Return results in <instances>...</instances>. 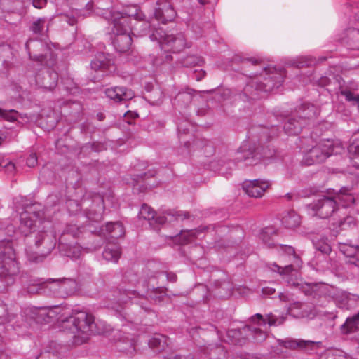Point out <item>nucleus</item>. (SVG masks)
I'll use <instances>...</instances> for the list:
<instances>
[{
    "label": "nucleus",
    "mask_w": 359,
    "mask_h": 359,
    "mask_svg": "<svg viewBox=\"0 0 359 359\" xmlns=\"http://www.w3.org/2000/svg\"><path fill=\"white\" fill-rule=\"evenodd\" d=\"M61 328L65 333L72 334V344L76 346L86 343L97 332L95 317L85 311H78L62 320Z\"/></svg>",
    "instance_id": "1"
},
{
    "label": "nucleus",
    "mask_w": 359,
    "mask_h": 359,
    "mask_svg": "<svg viewBox=\"0 0 359 359\" xmlns=\"http://www.w3.org/2000/svg\"><path fill=\"white\" fill-rule=\"evenodd\" d=\"M19 273V266L15 261V252L11 241H0V292L6 290L14 284L15 276Z\"/></svg>",
    "instance_id": "2"
},
{
    "label": "nucleus",
    "mask_w": 359,
    "mask_h": 359,
    "mask_svg": "<svg viewBox=\"0 0 359 359\" xmlns=\"http://www.w3.org/2000/svg\"><path fill=\"white\" fill-rule=\"evenodd\" d=\"M113 45L117 52L126 53L130 49L133 39L128 18H115L113 21Z\"/></svg>",
    "instance_id": "3"
},
{
    "label": "nucleus",
    "mask_w": 359,
    "mask_h": 359,
    "mask_svg": "<svg viewBox=\"0 0 359 359\" xmlns=\"http://www.w3.org/2000/svg\"><path fill=\"white\" fill-rule=\"evenodd\" d=\"M25 48L29 58L40 64L51 67L55 62V58L47 46L40 41L29 39Z\"/></svg>",
    "instance_id": "4"
},
{
    "label": "nucleus",
    "mask_w": 359,
    "mask_h": 359,
    "mask_svg": "<svg viewBox=\"0 0 359 359\" xmlns=\"http://www.w3.org/2000/svg\"><path fill=\"white\" fill-rule=\"evenodd\" d=\"M330 156V141H321L306 149L302 161L304 164L311 165L324 162Z\"/></svg>",
    "instance_id": "5"
},
{
    "label": "nucleus",
    "mask_w": 359,
    "mask_h": 359,
    "mask_svg": "<svg viewBox=\"0 0 359 359\" xmlns=\"http://www.w3.org/2000/svg\"><path fill=\"white\" fill-rule=\"evenodd\" d=\"M310 206L316 215L322 219L330 217L336 218L337 214L340 210L339 208L336 205L334 198L328 196H323L311 203Z\"/></svg>",
    "instance_id": "6"
},
{
    "label": "nucleus",
    "mask_w": 359,
    "mask_h": 359,
    "mask_svg": "<svg viewBox=\"0 0 359 359\" xmlns=\"http://www.w3.org/2000/svg\"><path fill=\"white\" fill-rule=\"evenodd\" d=\"M280 248L283 252L288 255L290 258L291 264L280 266L276 263L271 264V269L275 272H278L280 275H288L295 270L296 267L300 266V259L296 255L294 249L290 245H280Z\"/></svg>",
    "instance_id": "7"
},
{
    "label": "nucleus",
    "mask_w": 359,
    "mask_h": 359,
    "mask_svg": "<svg viewBox=\"0 0 359 359\" xmlns=\"http://www.w3.org/2000/svg\"><path fill=\"white\" fill-rule=\"evenodd\" d=\"M90 66L92 69L103 72L111 73L116 69L113 57L104 53H97L91 61Z\"/></svg>",
    "instance_id": "8"
},
{
    "label": "nucleus",
    "mask_w": 359,
    "mask_h": 359,
    "mask_svg": "<svg viewBox=\"0 0 359 359\" xmlns=\"http://www.w3.org/2000/svg\"><path fill=\"white\" fill-rule=\"evenodd\" d=\"M269 186V182L260 180H245L242 185L245 192L249 196L255 198L262 197Z\"/></svg>",
    "instance_id": "9"
},
{
    "label": "nucleus",
    "mask_w": 359,
    "mask_h": 359,
    "mask_svg": "<svg viewBox=\"0 0 359 359\" xmlns=\"http://www.w3.org/2000/svg\"><path fill=\"white\" fill-rule=\"evenodd\" d=\"M35 245L36 248H41L40 252L43 257L54 249L55 238L51 233L39 231L36 236Z\"/></svg>",
    "instance_id": "10"
},
{
    "label": "nucleus",
    "mask_w": 359,
    "mask_h": 359,
    "mask_svg": "<svg viewBox=\"0 0 359 359\" xmlns=\"http://www.w3.org/2000/svg\"><path fill=\"white\" fill-rule=\"evenodd\" d=\"M41 216L39 212H29L27 210L20 214V230L25 236H28L34 228L36 219Z\"/></svg>",
    "instance_id": "11"
},
{
    "label": "nucleus",
    "mask_w": 359,
    "mask_h": 359,
    "mask_svg": "<svg viewBox=\"0 0 359 359\" xmlns=\"http://www.w3.org/2000/svg\"><path fill=\"white\" fill-rule=\"evenodd\" d=\"M160 43L162 49L174 53L180 52L186 47L185 39L181 34L177 36L166 35L163 41H160Z\"/></svg>",
    "instance_id": "12"
},
{
    "label": "nucleus",
    "mask_w": 359,
    "mask_h": 359,
    "mask_svg": "<svg viewBox=\"0 0 359 359\" xmlns=\"http://www.w3.org/2000/svg\"><path fill=\"white\" fill-rule=\"evenodd\" d=\"M277 74H273L272 76H269V78L264 79L265 82L263 83L259 80L251 81L249 83L246 85L244 88V92L245 94H252L253 89L256 90L268 92L272 90L274 88H278V86H276L273 81L277 78Z\"/></svg>",
    "instance_id": "13"
},
{
    "label": "nucleus",
    "mask_w": 359,
    "mask_h": 359,
    "mask_svg": "<svg viewBox=\"0 0 359 359\" xmlns=\"http://www.w3.org/2000/svg\"><path fill=\"white\" fill-rule=\"evenodd\" d=\"M57 79V72L51 69H46L36 75V83L40 88L52 90L56 86Z\"/></svg>",
    "instance_id": "14"
},
{
    "label": "nucleus",
    "mask_w": 359,
    "mask_h": 359,
    "mask_svg": "<svg viewBox=\"0 0 359 359\" xmlns=\"http://www.w3.org/2000/svg\"><path fill=\"white\" fill-rule=\"evenodd\" d=\"M165 1V4L163 7L156 8L154 13L155 18L164 24L172 21L176 16V12L173 8L175 3L172 0Z\"/></svg>",
    "instance_id": "15"
},
{
    "label": "nucleus",
    "mask_w": 359,
    "mask_h": 359,
    "mask_svg": "<svg viewBox=\"0 0 359 359\" xmlns=\"http://www.w3.org/2000/svg\"><path fill=\"white\" fill-rule=\"evenodd\" d=\"M107 97L116 102L130 100L134 97V93L130 89L124 87H113L105 90Z\"/></svg>",
    "instance_id": "16"
},
{
    "label": "nucleus",
    "mask_w": 359,
    "mask_h": 359,
    "mask_svg": "<svg viewBox=\"0 0 359 359\" xmlns=\"http://www.w3.org/2000/svg\"><path fill=\"white\" fill-rule=\"evenodd\" d=\"M278 345L283 346L286 348L294 350L297 348L306 349L309 348L311 350L316 346V343L313 341H306L302 339H278Z\"/></svg>",
    "instance_id": "17"
},
{
    "label": "nucleus",
    "mask_w": 359,
    "mask_h": 359,
    "mask_svg": "<svg viewBox=\"0 0 359 359\" xmlns=\"http://www.w3.org/2000/svg\"><path fill=\"white\" fill-rule=\"evenodd\" d=\"M139 217L149 221L151 225L163 224L167 222V217L165 216H156L153 209L146 204L142 205L139 212Z\"/></svg>",
    "instance_id": "18"
},
{
    "label": "nucleus",
    "mask_w": 359,
    "mask_h": 359,
    "mask_svg": "<svg viewBox=\"0 0 359 359\" xmlns=\"http://www.w3.org/2000/svg\"><path fill=\"white\" fill-rule=\"evenodd\" d=\"M238 161H244L246 165H256L259 162L260 158L257 154L251 149L246 151L244 147H241L238 151V156L236 158Z\"/></svg>",
    "instance_id": "19"
},
{
    "label": "nucleus",
    "mask_w": 359,
    "mask_h": 359,
    "mask_svg": "<svg viewBox=\"0 0 359 359\" xmlns=\"http://www.w3.org/2000/svg\"><path fill=\"white\" fill-rule=\"evenodd\" d=\"M59 297H65L74 294L77 289L76 282L71 278H60Z\"/></svg>",
    "instance_id": "20"
},
{
    "label": "nucleus",
    "mask_w": 359,
    "mask_h": 359,
    "mask_svg": "<svg viewBox=\"0 0 359 359\" xmlns=\"http://www.w3.org/2000/svg\"><path fill=\"white\" fill-rule=\"evenodd\" d=\"M319 112V109L316 106L310 104H303L297 110L298 116L301 121L315 118Z\"/></svg>",
    "instance_id": "21"
},
{
    "label": "nucleus",
    "mask_w": 359,
    "mask_h": 359,
    "mask_svg": "<svg viewBox=\"0 0 359 359\" xmlns=\"http://www.w3.org/2000/svg\"><path fill=\"white\" fill-rule=\"evenodd\" d=\"M103 258L107 262H117L121 257V248L116 244H109L102 252Z\"/></svg>",
    "instance_id": "22"
},
{
    "label": "nucleus",
    "mask_w": 359,
    "mask_h": 359,
    "mask_svg": "<svg viewBox=\"0 0 359 359\" xmlns=\"http://www.w3.org/2000/svg\"><path fill=\"white\" fill-rule=\"evenodd\" d=\"M104 230L112 238H119L125 234L124 227L119 222L107 223Z\"/></svg>",
    "instance_id": "23"
},
{
    "label": "nucleus",
    "mask_w": 359,
    "mask_h": 359,
    "mask_svg": "<svg viewBox=\"0 0 359 359\" xmlns=\"http://www.w3.org/2000/svg\"><path fill=\"white\" fill-rule=\"evenodd\" d=\"M44 280L41 279L29 280L24 290L29 294H41L45 292Z\"/></svg>",
    "instance_id": "24"
},
{
    "label": "nucleus",
    "mask_w": 359,
    "mask_h": 359,
    "mask_svg": "<svg viewBox=\"0 0 359 359\" xmlns=\"http://www.w3.org/2000/svg\"><path fill=\"white\" fill-rule=\"evenodd\" d=\"M121 18H127V17H133L134 19L141 21L144 20V14L142 13V11L140 9L139 6L137 5H131L126 6L122 12L121 13Z\"/></svg>",
    "instance_id": "25"
},
{
    "label": "nucleus",
    "mask_w": 359,
    "mask_h": 359,
    "mask_svg": "<svg viewBox=\"0 0 359 359\" xmlns=\"http://www.w3.org/2000/svg\"><path fill=\"white\" fill-rule=\"evenodd\" d=\"M359 330V313L351 318H348L346 322L341 326L343 334H347Z\"/></svg>",
    "instance_id": "26"
},
{
    "label": "nucleus",
    "mask_w": 359,
    "mask_h": 359,
    "mask_svg": "<svg viewBox=\"0 0 359 359\" xmlns=\"http://www.w3.org/2000/svg\"><path fill=\"white\" fill-rule=\"evenodd\" d=\"M194 90L187 88L180 91L175 97V102L181 107H187L192 101Z\"/></svg>",
    "instance_id": "27"
},
{
    "label": "nucleus",
    "mask_w": 359,
    "mask_h": 359,
    "mask_svg": "<svg viewBox=\"0 0 359 359\" xmlns=\"http://www.w3.org/2000/svg\"><path fill=\"white\" fill-rule=\"evenodd\" d=\"M103 210V201L101 198H98L97 206L93 205L87 211V217L91 221L99 222L102 218Z\"/></svg>",
    "instance_id": "28"
},
{
    "label": "nucleus",
    "mask_w": 359,
    "mask_h": 359,
    "mask_svg": "<svg viewBox=\"0 0 359 359\" xmlns=\"http://www.w3.org/2000/svg\"><path fill=\"white\" fill-rule=\"evenodd\" d=\"M276 235L277 232L273 227H266L262 231L260 239L266 247L273 248L275 246L273 237Z\"/></svg>",
    "instance_id": "29"
},
{
    "label": "nucleus",
    "mask_w": 359,
    "mask_h": 359,
    "mask_svg": "<svg viewBox=\"0 0 359 359\" xmlns=\"http://www.w3.org/2000/svg\"><path fill=\"white\" fill-rule=\"evenodd\" d=\"M302 123L294 118H289L284 125V130L290 135H297L302 128Z\"/></svg>",
    "instance_id": "30"
},
{
    "label": "nucleus",
    "mask_w": 359,
    "mask_h": 359,
    "mask_svg": "<svg viewBox=\"0 0 359 359\" xmlns=\"http://www.w3.org/2000/svg\"><path fill=\"white\" fill-rule=\"evenodd\" d=\"M282 223L288 229L297 227L300 224V216L294 211L289 212L283 217Z\"/></svg>",
    "instance_id": "31"
},
{
    "label": "nucleus",
    "mask_w": 359,
    "mask_h": 359,
    "mask_svg": "<svg viewBox=\"0 0 359 359\" xmlns=\"http://www.w3.org/2000/svg\"><path fill=\"white\" fill-rule=\"evenodd\" d=\"M198 229L195 230H182L180 235L175 236V241L180 245H186L191 242L196 237V233L199 232Z\"/></svg>",
    "instance_id": "32"
},
{
    "label": "nucleus",
    "mask_w": 359,
    "mask_h": 359,
    "mask_svg": "<svg viewBox=\"0 0 359 359\" xmlns=\"http://www.w3.org/2000/svg\"><path fill=\"white\" fill-rule=\"evenodd\" d=\"M149 346L160 351L168 346L167 337L162 334H156L149 340Z\"/></svg>",
    "instance_id": "33"
},
{
    "label": "nucleus",
    "mask_w": 359,
    "mask_h": 359,
    "mask_svg": "<svg viewBox=\"0 0 359 359\" xmlns=\"http://www.w3.org/2000/svg\"><path fill=\"white\" fill-rule=\"evenodd\" d=\"M295 287L298 288L305 295L311 296L316 293L318 290V285L317 283H295L292 284Z\"/></svg>",
    "instance_id": "34"
},
{
    "label": "nucleus",
    "mask_w": 359,
    "mask_h": 359,
    "mask_svg": "<svg viewBox=\"0 0 359 359\" xmlns=\"http://www.w3.org/2000/svg\"><path fill=\"white\" fill-rule=\"evenodd\" d=\"M166 215L168 217L167 221L172 222L174 221H184V219H189L191 215L186 211H178L174 210H169L166 211Z\"/></svg>",
    "instance_id": "35"
},
{
    "label": "nucleus",
    "mask_w": 359,
    "mask_h": 359,
    "mask_svg": "<svg viewBox=\"0 0 359 359\" xmlns=\"http://www.w3.org/2000/svg\"><path fill=\"white\" fill-rule=\"evenodd\" d=\"M332 198H334L336 205L338 208L339 205L343 207L347 206L354 201V198L353 196L351 194L342 193L341 191L339 194H337Z\"/></svg>",
    "instance_id": "36"
},
{
    "label": "nucleus",
    "mask_w": 359,
    "mask_h": 359,
    "mask_svg": "<svg viewBox=\"0 0 359 359\" xmlns=\"http://www.w3.org/2000/svg\"><path fill=\"white\" fill-rule=\"evenodd\" d=\"M332 225L334 226H339L342 229H345L346 227H350L352 225H355V219L354 217L351 216H347L346 217H344V219H337V218H332Z\"/></svg>",
    "instance_id": "37"
},
{
    "label": "nucleus",
    "mask_w": 359,
    "mask_h": 359,
    "mask_svg": "<svg viewBox=\"0 0 359 359\" xmlns=\"http://www.w3.org/2000/svg\"><path fill=\"white\" fill-rule=\"evenodd\" d=\"M359 245H353L346 243H339V250L346 257H350L352 259L353 257L357 252H358Z\"/></svg>",
    "instance_id": "38"
},
{
    "label": "nucleus",
    "mask_w": 359,
    "mask_h": 359,
    "mask_svg": "<svg viewBox=\"0 0 359 359\" xmlns=\"http://www.w3.org/2000/svg\"><path fill=\"white\" fill-rule=\"evenodd\" d=\"M181 62L185 67H192L196 65H201L203 63V60L201 57L191 55L183 58Z\"/></svg>",
    "instance_id": "39"
},
{
    "label": "nucleus",
    "mask_w": 359,
    "mask_h": 359,
    "mask_svg": "<svg viewBox=\"0 0 359 359\" xmlns=\"http://www.w3.org/2000/svg\"><path fill=\"white\" fill-rule=\"evenodd\" d=\"M48 312V307H42L36 311L34 313L35 320L39 323H50V319L48 315L50 313Z\"/></svg>",
    "instance_id": "40"
},
{
    "label": "nucleus",
    "mask_w": 359,
    "mask_h": 359,
    "mask_svg": "<svg viewBox=\"0 0 359 359\" xmlns=\"http://www.w3.org/2000/svg\"><path fill=\"white\" fill-rule=\"evenodd\" d=\"M353 137L347 149L351 156L356 157L359 156V130L354 134Z\"/></svg>",
    "instance_id": "41"
},
{
    "label": "nucleus",
    "mask_w": 359,
    "mask_h": 359,
    "mask_svg": "<svg viewBox=\"0 0 359 359\" xmlns=\"http://www.w3.org/2000/svg\"><path fill=\"white\" fill-rule=\"evenodd\" d=\"M347 102H351L353 105H356L359 108V94L351 92L350 90L344 89L340 91Z\"/></svg>",
    "instance_id": "42"
},
{
    "label": "nucleus",
    "mask_w": 359,
    "mask_h": 359,
    "mask_svg": "<svg viewBox=\"0 0 359 359\" xmlns=\"http://www.w3.org/2000/svg\"><path fill=\"white\" fill-rule=\"evenodd\" d=\"M60 278H48L46 280H44V287L45 290L48 289L50 291L53 292L55 294L59 296V290L58 287H60Z\"/></svg>",
    "instance_id": "43"
},
{
    "label": "nucleus",
    "mask_w": 359,
    "mask_h": 359,
    "mask_svg": "<svg viewBox=\"0 0 359 359\" xmlns=\"http://www.w3.org/2000/svg\"><path fill=\"white\" fill-rule=\"evenodd\" d=\"M246 329L252 333L257 341L262 342L267 338V333L259 328L247 325Z\"/></svg>",
    "instance_id": "44"
},
{
    "label": "nucleus",
    "mask_w": 359,
    "mask_h": 359,
    "mask_svg": "<svg viewBox=\"0 0 359 359\" xmlns=\"http://www.w3.org/2000/svg\"><path fill=\"white\" fill-rule=\"evenodd\" d=\"M167 288L165 287H156L152 290L150 293V297L155 302H161L163 300L164 297L166 295Z\"/></svg>",
    "instance_id": "45"
},
{
    "label": "nucleus",
    "mask_w": 359,
    "mask_h": 359,
    "mask_svg": "<svg viewBox=\"0 0 359 359\" xmlns=\"http://www.w3.org/2000/svg\"><path fill=\"white\" fill-rule=\"evenodd\" d=\"M46 20L45 18H38L30 26V30L34 34H41L44 29Z\"/></svg>",
    "instance_id": "46"
},
{
    "label": "nucleus",
    "mask_w": 359,
    "mask_h": 359,
    "mask_svg": "<svg viewBox=\"0 0 359 359\" xmlns=\"http://www.w3.org/2000/svg\"><path fill=\"white\" fill-rule=\"evenodd\" d=\"M114 293H117V294H114V296L119 303L126 302L127 299L131 298V296L133 294L131 290L126 289H119L114 291Z\"/></svg>",
    "instance_id": "47"
},
{
    "label": "nucleus",
    "mask_w": 359,
    "mask_h": 359,
    "mask_svg": "<svg viewBox=\"0 0 359 359\" xmlns=\"http://www.w3.org/2000/svg\"><path fill=\"white\" fill-rule=\"evenodd\" d=\"M118 348L123 352H126L127 353H133L135 349V343L133 340H128L126 341V346H123V342L119 343L118 345Z\"/></svg>",
    "instance_id": "48"
},
{
    "label": "nucleus",
    "mask_w": 359,
    "mask_h": 359,
    "mask_svg": "<svg viewBox=\"0 0 359 359\" xmlns=\"http://www.w3.org/2000/svg\"><path fill=\"white\" fill-rule=\"evenodd\" d=\"M344 151V147L341 144V143L333 144L330 141V156L341 154Z\"/></svg>",
    "instance_id": "49"
},
{
    "label": "nucleus",
    "mask_w": 359,
    "mask_h": 359,
    "mask_svg": "<svg viewBox=\"0 0 359 359\" xmlns=\"http://www.w3.org/2000/svg\"><path fill=\"white\" fill-rule=\"evenodd\" d=\"M15 114H16V111H15L14 110H11L10 111H3L0 109V116H3L4 118H5L6 119H7L8 121H13L16 120L17 117H16Z\"/></svg>",
    "instance_id": "50"
},
{
    "label": "nucleus",
    "mask_w": 359,
    "mask_h": 359,
    "mask_svg": "<svg viewBox=\"0 0 359 359\" xmlns=\"http://www.w3.org/2000/svg\"><path fill=\"white\" fill-rule=\"evenodd\" d=\"M6 171L11 175H13L15 170V165L11 161L5 160V163L3 165V167Z\"/></svg>",
    "instance_id": "51"
},
{
    "label": "nucleus",
    "mask_w": 359,
    "mask_h": 359,
    "mask_svg": "<svg viewBox=\"0 0 359 359\" xmlns=\"http://www.w3.org/2000/svg\"><path fill=\"white\" fill-rule=\"evenodd\" d=\"M250 321L255 324L260 325L265 324L266 319L264 318L263 316L260 313H256L250 318Z\"/></svg>",
    "instance_id": "52"
},
{
    "label": "nucleus",
    "mask_w": 359,
    "mask_h": 359,
    "mask_svg": "<svg viewBox=\"0 0 359 359\" xmlns=\"http://www.w3.org/2000/svg\"><path fill=\"white\" fill-rule=\"evenodd\" d=\"M37 164V156L35 153H32L27 159V165L33 168Z\"/></svg>",
    "instance_id": "53"
},
{
    "label": "nucleus",
    "mask_w": 359,
    "mask_h": 359,
    "mask_svg": "<svg viewBox=\"0 0 359 359\" xmlns=\"http://www.w3.org/2000/svg\"><path fill=\"white\" fill-rule=\"evenodd\" d=\"M161 273L164 274L166 276L167 280L170 283H175L177 281V277L175 273L169 271H163Z\"/></svg>",
    "instance_id": "54"
},
{
    "label": "nucleus",
    "mask_w": 359,
    "mask_h": 359,
    "mask_svg": "<svg viewBox=\"0 0 359 359\" xmlns=\"http://www.w3.org/2000/svg\"><path fill=\"white\" fill-rule=\"evenodd\" d=\"M164 359H194V357L191 355L183 356L180 355L170 354L168 356H165Z\"/></svg>",
    "instance_id": "55"
},
{
    "label": "nucleus",
    "mask_w": 359,
    "mask_h": 359,
    "mask_svg": "<svg viewBox=\"0 0 359 359\" xmlns=\"http://www.w3.org/2000/svg\"><path fill=\"white\" fill-rule=\"evenodd\" d=\"M46 4V0H33V6L37 8H41Z\"/></svg>",
    "instance_id": "56"
},
{
    "label": "nucleus",
    "mask_w": 359,
    "mask_h": 359,
    "mask_svg": "<svg viewBox=\"0 0 359 359\" xmlns=\"http://www.w3.org/2000/svg\"><path fill=\"white\" fill-rule=\"evenodd\" d=\"M303 303L300 302H294L293 303H292L289 307V311H292L293 309H300L302 308L303 306Z\"/></svg>",
    "instance_id": "57"
},
{
    "label": "nucleus",
    "mask_w": 359,
    "mask_h": 359,
    "mask_svg": "<svg viewBox=\"0 0 359 359\" xmlns=\"http://www.w3.org/2000/svg\"><path fill=\"white\" fill-rule=\"evenodd\" d=\"M266 318L267 323L269 325L271 326L276 325L277 319L272 313L268 314L266 316Z\"/></svg>",
    "instance_id": "58"
},
{
    "label": "nucleus",
    "mask_w": 359,
    "mask_h": 359,
    "mask_svg": "<svg viewBox=\"0 0 359 359\" xmlns=\"http://www.w3.org/2000/svg\"><path fill=\"white\" fill-rule=\"evenodd\" d=\"M80 254H81V252H80V250L79 249V248L74 247L72 254L67 253V255L68 257H72L73 258H79L80 257Z\"/></svg>",
    "instance_id": "59"
},
{
    "label": "nucleus",
    "mask_w": 359,
    "mask_h": 359,
    "mask_svg": "<svg viewBox=\"0 0 359 359\" xmlns=\"http://www.w3.org/2000/svg\"><path fill=\"white\" fill-rule=\"evenodd\" d=\"M262 291L263 294L270 296V295H272L273 294H274L275 289H273L272 287H266L262 288Z\"/></svg>",
    "instance_id": "60"
},
{
    "label": "nucleus",
    "mask_w": 359,
    "mask_h": 359,
    "mask_svg": "<svg viewBox=\"0 0 359 359\" xmlns=\"http://www.w3.org/2000/svg\"><path fill=\"white\" fill-rule=\"evenodd\" d=\"M58 308H59L58 306L48 307V313H50V315H48L50 320L56 317L57 313L55 310L57 309Z\"/></svg>",
    "instance_id": "61"
},
{
    "label": "nucleus",
    "mask_w": 359,
    "mask_h": 359,
    "mask_svg": "<svg viewBox=\"0 0 359 359\" xmlns=\"http://www.w3.org/2000/svg\"><path fill=\"white\" fill-rule=\"evenodd\" d=\"M194 73L197 81L201 80L205 76V72L202 69L198 72L196 71Z\"/></svg>",
    "instance_id": "62"
},
{
    "label": "nucleus",
    "mask_w": 359,
    "mask_h": 359,
    "mask_svg": "<svg viewBox=\"0 0 359 359\" xmlns=\"http://www.w3.org/2000/svg\"><path fill=\"white\" fill-rule=\"evenodd\" d=\"M350 36L355 39L357 41H359V30L353 29L350 32Z\"/></svg>",
    "instance_id": "63"
},
{
    "label": "nucleus",
    "mask_w": 359,
    "mask_h": 359,
    "mask_svg": "<svg viewBox=\"0 0 359 359\" xmlns=\"http://www.w3.org/2000/svg\"><path fill=\"white\" fill-rule=\"evenodd\" d=\"M66 20H67V23L72 26L74 25L77 22L76 19L73 16L72 17L66 16Z\"/></svg>",
    "instance_id": "64"
}]
</instances>
